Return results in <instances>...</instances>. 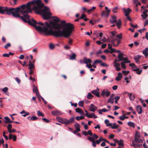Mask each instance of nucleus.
<instances>
[{
  "label": "nucleus",
  "mask_w": 148,
  "mask_h": 148,
  "mask_svg": "<svg viewBox=\"0 0 148 148\" xmlns=\"http://www.w3.org/2000/svg\"><path fill=\"white\" fill-rule=\"evenodd\" d=\"M53 21H50L49 23L46 22L45 24L46 26L42 27L36 25L44 26V24L42 22L36 23L34 25H31L34 27L38 31L40 32H44L47 35H53L56 37H64L66 38L69 37L71 34L74 29L73 25L71 23H66L65 20L61 21L60 24L58 22L60 21L59 18L57 17H53Z\"/></svg>",
  "instance_id": "obj_1"
},
{
  "label": "nucleus",
  "mask_w": 148,
  "mask_h": 148,
  "mask_svg": "<svg viewBox=\"0 0 148 148\" xmlns=\"http://www.w3.org/2000/svg\"><path fill=\"white\" fill-rule=\"evenodd\" d=\"M17 13L20 16L22 14L25 19V21H23L25 23H27L30 25H34L36 23V21L33 18L31 19L29 16L27 14L29 12H31L32 9L30 7V2L27 3L26 4H24L21 5L20 7L16 8Z\"/></svg>",
  "instance_id": "obj_2"
},
{
  "label": "nucleus",
  "mask_w": 148,
  "mask_h": 148,
  "mask_svg": "<svg viewBox=\"0 0 148 148\" xmlns=\"http://www.w3.org/2000/svg\"><path fill=\"white\" fill-rule=\"evenodd\" d=\"M30 5H34L32 9L35 11L37 14H39L42 16L44 19H48L50 18L49 16L51 14L49 11V8L45 7L44 9H42L44 6V4L42 3L40 0H34L29 1Z\"/></svg>",
  "instance_id": "obj_3"
},
{
  "label": "nucleus",
  "mask_w": 148,
  "mask_h": 148,
  "mask_svg": "<svg viewBox=\"0 0 148 148\" xmlns=\"http://www.w3.org/2000/svg\"><path fill=\"white\" fill-rule=\"evenodd\" d=\"M6 12V14L8 15L12 14V16L16 18H19L23 21L25 19L22 16H20L17 13L16 8L3 7L0 6V13L3 14Z\"/></svg>",
  "instance_id": "obj_4"
},
{
  "label": "nucleus",
  "mask_w": 148,
  "mask_h": 148,
  "mask_svg": "<svg viewBox=\"0 0 148 148\" xmlns=\"http://www.w3.org/2000/svg\"><path fill=\"white\" fill-rule=\"evenodd\" d=\"M99 136L95 134H94L93 137L90 136H88V140L92 142V145L94 147H95L96 146V144H99L100 142L98 140H95L97 139Z\"/></svg>",
  "instance_id": "obj_5"
},
{
  "label": "nucleus",
  "mask_w": 148,
  "mask_h": 148,
  "mask_svg": "<svg viewBox=\"0 0 148 148\" xmlns=\"http://www.w3.org/2000/svg\"><path fill=\"white\" fill-rule=\"evenodd\" d=\"M116 38H114L111 41L114 46L116 47L120 43L122 38V34L120 33L118 34L116 36Z\"/></svg>",
  "instance_id": "obj_6"
},
{
  "label": "nucleus",
  "mask_w": 148,
  "mask_h": 148,
  "mask_svg": "<svg viewBox=\"0 0 148 148\" xmlns=\"http://www.w3.org/2000/svg\"><path fill=\"white\" fill-rule=\"evenodd\" d=\"M110 92L108 91L107 89H105L102 91L101 95L103 97L106 96V97H108L110 95Z\"/></svg>",
  "instance_id": "obj_7"
},
{
  "label": "nucleus",
  "mask_w": 148,
  "mask_h": 148,
  "mask_svg": "<svg viewBox=\"0 0 148 148\" xmlns=\"http://www.w3.org/2000/svg\"><path fill=\"white\" fill-rule=\"evenodd\" d=\"M110 12V10H107L103 11L101 13V16H104L106 17H108L109 15V13Z\"/></svg>",
  "instance_id": "obj_8"
},
{
  "label": "nucleus",
  "mask_w": 148,
  "mask_h": 148,
  "mask_svg": "<svg viewBox=\"0 0 148 148\" xmlns=\"http://www.w3.org/2000/svg\"><path fill=\"white\" fill-rule=\"evenodd\" d=\"M99 89L97 87L96 90H92L91 91V93L95 95L97 97H100V95H99L100 92H99Z\"/></svg>",
  "instance_id": "obj_9"
},
{
  "label": "nucleus",
  "mask_w": 148,
  "mask_h": 148,
  "mask_svg": "<svg viewBox=\"0 0 148 148\" xmlns=\"http://www.w3.org/2000/svg\"><path fill=\"white\" fill-rule=\"evenodd\" d=\"M107 126L110 127L112 129H117L118 128L119 125H116L115 123H114L112 125V124L110 123L107 125Z\"/></svg>",
  "instance_id": "obj_10"
},
{
  "label": "nucleus",
  "mask_w": 148,
  "mask_h": 148,
  "mask_svg": "<svg viewBox=\"0 0 148 148\" xmlns=\"http://www.w3.org/2000/svg\"><path fill=\"white\" fill-rule=\"evenodd\" d=\"M33 87L34 88L33 89V92L36 93L37 97L39 98V96H40V95L38 92V90L37 87L35 86L34 84L33 85Z\"/></svg>",
  "instance_id": "obj_11"
},
{
  "label": "nucleus",
  "mask_w": 148,
  "mask_h": 148,
  "mask_svg": "<svg viewBox=\"0 0 148 148\" xmlns=\"http://www.w3.org/2000/svg\"><path fill=\"white\" fill-rule=\"evenodd\" d=\"M82 133L86 136H87L89 134L90 136H92V137H93L94 134H92L91 130H89L88 132L84 131L82 132Z\"/></svg>",
  "instance_id": "obj_12"
},
{
  "label": "nucleus",
  "mask_w": 148,
  "mask_h": 148,
  "mask_svg": "<svg viewBox=\"0 0 148 148\" xmlns=\"http://www.w3.org/2000/svg\"><path fill=\"white\" fill-rule=\"evenodd\" d=\"M24 65H25V66L26 67H27V66H29V67H28V68L30 70H32L34 68V64L30 60H29V64H24Z\"/></svg>",
  "instance_id": "obj_13"
},
{
  "label": "nucleus",
  "mask_w": 148,
  "mask_h": 148,
  "mask_svg": "<svg viewBox=\"0 0 148 148\" xmlns=\"http://www.w3.org/2000/svg\"><path fill=\"white\" fill-rule=\"evenodd\" d=\"M89 108L90 110L93 112H94L97 108V107L93 104H91L89 106Z\"/></svg>",
  "instance_id": "obj_14"
},
{
  "label": "nucleus",
  "mask_w": 148,
  "mask_h": 148,
  "mask_svg": "<svg viewBox=\"0 0 148 148\" xmlns=\"http://www.w3.org/2000/svg\"><path fill=\"white\" fill-rule=\"evenodd\" d=\"M123 10L124 12L125 13V16H129L130 12L132 11V10L129 8H127V9L124 8L123 9Z\"/></svg>",
  "instance_id": "obj_15"
},
{
  "label": "nucleus",
  "mask_w": 148,
  "mask_h": 148,
  "mask_svg": "<svg viewBox=\"0 0 148 148\" xmlns=\"http://www.w3.org/2000/svg\"><path fill=\"white\" fill-rule=\"evenodd\" d=\"M114 94H112L110 96V97L108 100V102L112 104H113L114 102Z\"/></svg>",
  "instance_id": "obj_16"
},
{
  "label": "nucleus",
  "mask_w": 148,
  "mask_h": 148,
  "mask_svg": "<svg viewBox=\"0 0 148 148\" xmlns=\"http://www.w3.org/2000/svg\"><path fill=\"white\" fill-rule=\"evenodd\" d=\"M110 22L112 23L117 22V18L115 16H112L110 20Z\"/></svg>",
  "instance_id": "obj_17"
},
{
  "label": "nucleus",
  "mask_w": 148,
  "mask_h": 148,
  "mask_svg": "<svg viewBox=\"0 0 148 148\" xmlns=\"http://www.w3.org/2000/svg\"><path fill=\"white\" fill-rule=\"evenodd\" d=\"M75 111L76 112L80 113L81 115L84 116L85 114L83 110L79 108H77L75 109Z\"/></svg>",
  "instance_id": "obj_18"
},
{
  "label": "nucleus",
  "mask_w": 148,
  "mask_h": 148,
  "mask_svg": "<svg viewBox=\"0 0 148 148\" xmlns=\"http://www.w3.org/2000/svg\"><path fill=\"white\" fill-rule=\"evenodd\" d=\"M51 114L54 116H57L60 115L61 114L60 112L57 110H54L51 112Z\"/></svg>",
  "instance_id": "obj_19"
},
{
  "label": "nucleus",
  "mask_w": 148,
  "mask_h": 148,
  "mask_svg": "<svg viewBox=\"0 0 148 148\" xmlns=\"http://www.w3.org/2000/svg\"><path fill=\"white\" fill-rule=\"evenodd\" d=\"M123 53H119L118 56V58L119 59V61H123L125 59V58L123 57Z\"/></svg>",
  "instance_id": "obj_20"
},
{
  "label": "nucleus",
  "mask_w": 148,
  "mask_h": 148,
  "mask_svg": "<svg viewBox=\"0 0 148 148\" xmlns=\"http://www.w3.org/2000/svg\"><path fill=\"white\" fill-rule=\"evenodd\" d=\"M136 110L138 114H141L142 111V108L140 105H138L136 106Z\"/></svg>",
  "instance_id": "obj_21"
},
{
  "label": "nucleus",
  "mask_w": 148,
  "mask_h": 148,
  "mask_svg": "<svg viewBox=\"0 0 148 148\" xmlns=\"http://www.w3.org/2000/svg\"><path fill=\"white\" fill-rule=\"evenodd\" d=\"M84 61V63L86 64H87L88 63H90L92 62V61L90 59H87L86 57H84L83 58Z\"/></svg>",
  "instance_id": "obj_22"
},
{
  "label": "nucleus",
  "mask_w": 148,
  "mask_h": 148,
  "mask_svg": "<svg viewBox=\"0 0 148 148\" xmlns=\"http://www.w3.org/2000/svg\"><path fill=\"white\" fill-rule=\"evenodd\" d=\"M148 48H145L143 51V54L145 55V57H147L148 56Z\"/></svg>",
  "instance_id": "obj_23"
},
{
  "label": "nucleus",
  "mask_w": 148,
  "mask_h": 148,
  "mask_svg": "<svg viewBox=\"0 0 148 148\" xmlns=\"http://www.w3.org/2000/svg\"><path fill=\"white\" fill-rule=\"evenodd\" d=\"M74 127L75 130H76V131L77 132H80V125L79 123H76L74 125Z\"/></svg>",
  "instance_id": "obj_24"
},
{
  "label": "nucleus",
  "mask_w": 148,
  "mask_h": 148,
  "mask_svg": "<svg viewBox=\"0 0 148 148\" xmlns=\"http://www.w3.org/2000/svg\"><path fill=\"white\" fill-rule=\"evenodd\" d=\"M110 33L111 34L112 36H110V38L111 39V40H112L113 39H114V38L117 34L115 31L111 32Z\"/></svg>",
  "instance_id": "obj_25"
},
{
  "label": "nucleus",
  "mask_w": 148,
  "mask_h": 148,
  "mask_svg": "<svg viewBox=\"0 0 148 148\" xmlns=\"http://www.w3.org/2000/svg\"><path fill=\"white\" fill-rule=\"evenodd\" d=\"M122 75L121 73H119L118 74V76L116 78V80L117 81H119L120 80L122 77Z\"/></svg>",
  "instance_id": "obj_26"
},
{
  "label": "nucleus",
  "mask_w": 148,
  "mask_h": 148,
  "mask_svg": "<svg viewBox=\"0 0 148 148\" xmlns=\"http://www.w3.org/2000/svg\"><path fill=\"white\" fill-rule=\"evenodd\" d=\"M141 58V56L138 55L136 56H135L134 58V60L136 62H138L139 61L140 59Z\"/></svg>",
  "instance_id": "obj_27"
},
{
  "label": "nucleus",
  "mask_w": 148,
  "mask_h": 148,
  "mask_svg": "<svg viewBox=\"0 0 148 148\" xmlns=\"http://www.w3.org/2000/svg\"><path fill=\"white\" fill-rule=\"evenodd\" d=\"M140 137V133L138 132H136L135 135V139L136 140H137V139L139 138Z\"/></svg>",
  "instance_id": "obj_28"
},
{
  "label": "nucleus",
  "mask_w": 148,
  "mask_h": 148,
  "mask_svg": "<svg viewBox=\"0 0 148 148\" xmlns=\"http://www.w3.org/2000/svg\"><path fill=\"white\" fill-rule=\"evenodd\" d=\"M133 71H136V73L138 75H140L142 72V70H140L139 68L133 69Z\"/></svg>",
  "instance_id": "obj_29"
},
{
  "label": "nucleus",
  "mask_w": 148,
  "mask_h": 148,
  "mask_svg": "<svg viewBox=\"0 0 148 148\" xmlns=\"http://www.w3.org/2000/svg\"><path fill=\"white\" fill-rule=\"evenodd\" d=\"M129 97L131 101H134L135 98V96L134 95H132V93H130L129 95Z\"/></svg>",
  "instance_id": "obj_30"
},
{
  "label": "nucleus",
  "mask_w": 148,
  "mask_h": 148,
  "mask_svg": "<svg viewBox=\"0 0 148 148\" xmlns=\"http://www.w3.org/2000/svg\"><path fill=\"white\" fill-rule=\"evenodd\" d=\"M127 125L130 127L134 128L135 127V125L134 123L131 122H129L127 123Z\"/></svg>",
  "instance_id": "obj_31"
},
{
  "label": "nucleus",
  "mask_w": 148,
  "mask_h": 148,
  "mask_svg": "<svg viewBox=\"0 0 148 148\" xmlns=\"http://www.w3.org/2000/svg\"><path fill=\"white\" fill-rule=\"evenodd\" d=\"M123 141L121 139L120 140H118V142L117 143V144L119 146H121L122 147H124V144H123Z\"/></svg>",
  "instance_id": "obj_32"
},
{
  "label": "nucleus",
  "mask_w": 148,
  "mask_h": 148,
  "mask_svg": "<svg viewBox=\"0 0 148 148\" xmlns=\"http://www.w3.org/2000/svg\"><path fill=\"white\" fill-rule=\"evenodd\" d=\"M116 25L117 26V27L119 29L120 28V26L122 24V22L120 19H119L118 20V22L116 23Z\"/></svg>",
  "instance_id": "obj_33"
},
{
  "label": "nucleus",
  "mask_w": 148,
  "mask_h": 148,
  "mask_svg": "<svg viewBox=\"0 0 148 148\" xmlns=\"http://www.w3.org/2000/svg\"><path fill=\"white\" fill-rule=\"evenodd\" d=\"M4 119L5 120V123H9L8 122H10V120L9 118V117L7 116H5L4 117Z\"/></svg>",
  "instance_id": "obj_34"
},
{
  "label": "nucleus",
  "mask_w": 148,
  "mask_h": 148,
  "mask_svg": "<svg viewBox=\"0 0 148 148\" xmlns=\"http://www.w3.org/2000/svg\"><path fill=\"white\" fill-rule=\"evenodd\" d=\"M69 124L74 123L75 121V118L74 117H72L69 120Z\"/></svg>",
  "instance_id": "obj_35"
},
{
  "label": "nucleus",
  "mask_w": 148,
  "mask_h": 148,
  "mask_svg": "<svg viewBox=\"0 0 148 148\" xmlns=\"http://www.w3.org/2000/svg\"><path fill=\"white\" fill-rule=\"evenodd\" d=\"M93 97V96L90 93H89L87 95V98L88 99H91Z\"/></svg>",
  "instance_id": "obj_36"
},
{
  "label": "nucleus",
  "mask_w": 148,
  "mask_h": 148,
  "mask_svg": "<svg viewBox=\"0 0 148 148\" xmlns=\"http://www.w3.org/2000/svg\"><path fill=\"white\" fill-rule=\"evenodd\" d=\"M76 57V55L74 53H73L72 55L70 56V59L71 60H75Z\"/></svg>",
  "instance_id": "obj_37"
},
{
  "label": "nucleus",
  "mask_w": 148,
  "mask_h": 148,
  "mask_svg": "<svg viewBox=\"0 0 148 148\" xmlns=\"http://www.w3.org/2000/svg\"><path fill=\"white\" fill-rule=\"evenodd\" d=\"M84 119V116H77L76 117V119L77 121Z\"/></svg>",
  "instance_id": "obj_38"
},
{
  "label": "nucleus",
  "mask_w": 148,
  "mask_h": 148,
  "mask_svg": "<svg viewBox=\"0 0 148 148\" xmlns=\"http://www.w3.org/2000/svg\"><path fill=\"white\" fill-rule=\"evenodd\" d=\"M84 104V101H80L78 103V105L81 107H83Z\"/></svg>",
  "instance_id": "obj_39"
},
{
  "label": "nucleus",
  "mask_w": 148,
  "mask_h": 148,
  "mask_svg": "<svg viewBox=\"0 0 148 148\" xmlns=\"http://www.w3.org/2000/svg\"><path fill=\"white\" fill-rule=\"evenodd\" d=\"M120 98V97L118 96H115L114 97V99H115V103H118V101L119 99Z\"/></svg>",
  "instance_id": "obj_40"
},
{
  "label": "nucleus",
  "mask_w": 148,
  "mask_h": 148,
  "mask_svg": "<svg viewBox=\"0 0 148 148\" xmlns=\"http://www.w3.org/2000/svg\"><path fill=\"white\" fill-rule=\"evenodd\" d=\"M136 139V140H134V141L137 143H143V140L142 139L139 138L137 139Z\"/></svg>",
  "instance_id": "obj_41"
},
{
  "label": "nucleus",
  "mask_w": 148,
  "mask_h": 148,
  "mask_svg": "<svg viewBox=\"0 0 148 148\" xmlns=\"http://www.w3.org/2000/svg\"><path fill=\"white\" fill-rule=\"evenodd\" d=\"M118 8L117 7H116L114 8H113L112 9V11L115 13H116L117 12V10Z\"/></svg>",
  "instance_id": "obj_42"
},
{
  "label": "nucleus",
  "mask_w": 148,
  "mask_h": 148,
  "mask_svg": "<svg viewBox=\"0 0 148 148\" xmlns=\"http://www.w3.org/2000/svg\"><path fill=\"white\" fill-rule=\"evenodd\" d=\"M37 115L38 116H42L43 117L44 116V114H42L40 111L38 110L37 111Z\"/></svg>",
  "instance_id": "obj_43"
},
{
  "label": "nucleus",
  "mask_w": 148,
  "mask_h": 148,
  "mask_svg": "<svg viewBox=\"0 0 148 148\" xmlns=\"http://www.w3.org/2000/svg\"><path fill=\"white\" fill-rule=\"evenodd\" d=\"M38 118L35 116H32L30 118V120L35 121L37 120Z\"/></svg>",
  "instance_id": "obj_44"
},
{
  "label": "nucleus",
  "mask_w": 148,
  "mask_h": 148,
  "mask_svg": "<svg viewBox=\"0 0 148 148\" xmlns=\"http://www.w3.org/2000/svg\"><path fill=\"white\" fill-rule=\"evenodd\" d=\"M94 62L95 64L97 63H100L102 62V61L101 60H97L94 61Z\"/></svg>",
  "instance_id": "obj_45"
},
{
  "label": "nucleus",
  "mask_w": 148,
  "mask_h": 148,
  "mask_svg": "<svg viewBox=\"0 0 148 148\" xmlns=\"http://www.w3.org/2000/svg\"><path fill=\"white\" fill-rule=\"evenodd\" d=\"M142 147V144H137L135 145L134 147L135 148H140Z\"/></svg>",
  "instance_id": "obj_46"
},
{
  "label": "nucleus",
  "mask_w": 148,
  "mask_h": 148,
  "mask_svg": "<svg viewBox=\"0 0 148 148\" xmlns=\"http://www.w3.org/2000/svg\"><path fill=\"white\" fill-rule=\"evenodd\" d=\"M11 44L8 43L4 46V47L5 49H7L8 47L11 46Z\"/></svg>",
  "instance_id": "obj_47"
},
{
  "label": "nucleus",
  "mask_w": 148,
  "mask_h": 148,
  "mask_svg": "<svg viewBox=\"0 0 148 148\" xmlns=\"http://www.w3.org/2000/svg\"><path fill=\"white\" fill-rule=\"evenodd\" d=\"M141 16L142 17V18L144 19H145L146 18H147L148 16V14H142L141 15Z\"/></svg>",
  "instance_id": "obj_48"
},
{
  "label": "nucleus",
  "mask_w": 148,
  "mask_h": 148,
  "mask_svg": "<svg viewBox=\"0 0 148 148\" xmlns=\"http://www.w3.org/2000/svg\"><path fill=\"white\" fill-rule=\"evenodd\" d=\"M121 67L124 69L126 68L125 63L124 62H122L121 63Z\"/></svg>",
  "instance_id": "obj_49"
},
{
  "label": "nucleus",
  "mask_w": 148,
  "mask_h": 148,
  "mask_svg": "<svg viewBox=\"0 0 148 148\" xmlns=\"http://www.w3.org/2000/svg\"><path fill=\"white\" fill-rule=\"evenodd\" d=\"M101 65L102 66L104 67H108L109 66V65L107 64H106L104 63H101Z\"/></svg>",
  "instance_id": "obj_50"
},
{
  "label": "nucleus",
  "mask_w": 148,
  "mask_h": 148,
  "mask_svg": "<svg viewBox=\"0 0 148 148\" xmlns=\"http://www.w3.org/2000/svg\"><path fill=\"white\" fill-rule=\"evenodd\" d=\"M130 73L129 71H123L122 72V73L123 74L125 75L126 76L128 73Z\"/></svg>",
  "instance_id": "obj_51"
},
{
  "label": "nucleus",
  "mask_w": 148,
  "mask_h": 148,
  "mask_svg": "<svg viewBox=\"0 0 148 148\" xmlns=\"http://www.w3.org/2000/svg\"><path fill=\"white\" fill-rule=\"evenodd\" d=\"M64 119V123L66 125H67L69 124V120L66 119Z\"/></svg>",
  "instance_id": "obj_52"
},
{
  "label": "nucleus",
  "mask_w": 148,
  "mask_h": 148,
  "mask_svg": "<svg viewBox=\"0 0 148 148\" xmlns=\"http://www.w3.org/2000/svg\"><path fill=\"white\" fill-rule=\"evenodd\" d=\"M123 61L125 63H128L131 62L129 60L125 58V59H124Z\"/></svg>",
  "instance_id": "obj_53"
},
{
  "label": "nucleus",
  "mask_w": 148,
  "mask_h": 148,
  "mask_svg": "<svg viewBox=\"0 0 148 148\" xmlns=\"http://www.w3.org/2000/svg\"><path fill=\"white\" fill-rule=\"evenodd\" d=\"M55 46L52 43H51L49 44V47L51 49H53L54 48Z\"/></svg>",
  "instance_id": "obj_54"
},
{
  "label": "nucleus",
  "mask_w": 148,
  "mask_h": 148,
  "mask_svg": "<svg viewBox=\"0 0 148 148\" xmlns=\"http://www.w3.org/2000/svg\"><path fill=\"white\" fill-rule=\"evenodd\" d=\"M8 90V88L7 87H5L2 90V91L4 93L6 92Z\"/></svg>",
  "instance_id": "obj_55"
},
{
  "label": "nucleus",
  "mask_w": 148,
  "mask_h": 148,
  "mask_svg": "<svg viewBox=\"0 0 148 148\" xmlns=\"http://www.w3.org/2000/svg\"><path fill=\"white\" fill-rule=\"evenodd\" d=\"M110 50V53H112L113 52H115V49L111 48Z\"/></svg>",
  "instance_id": "obj_56"
},
{
  "label": "nucleus",
  "mask_w": 148,
  "mask_h": 148,
  "mask_svg": "<svg viewBox=\"0 0 148 148\" xmlns=\"http://www.w3.org/2000/svg\"><path fill=\"white\" fill-rule=\"evenodd\" d=\"M57 119L59 122L61 123L63 119L60 117H58L57 118Z\"/></svg>",
  "instance_id": "obj_57"
},
{
  "label": "nucleus",
  "mask_w": 148,
  "mask_h": 148,
  "mask_svg": "<svg viewBox=\"0 0 148 148\" xmlns=\"http://www.w3.org/2000/svg\"><path fill=\"white\" fill-rule=\"evenodd\" d=\"M42 119L45 121L47 123H48L50 122V121L49 120L45 118H42Z\"/></svg>",
  "instance_id": "obj_58"
},
{
  "label": "nucleus",
  "mask_w": 148,
  "mask_h": 148,
  "mask_svg": "<svg viewBox=\"0 0 148 148\" xmlns=\"http://www.w3.org/2000/svg\"><path fill=\"white\" fill-rule=\"evenodd\" d=\"M119 119L121 121H123L125 120L124 116L123 115H122L119 117Z\"/></svg>",
  "instance_id": "obj_59"
},
{
  "label": "nucleus",
  "mask_w": 148,
  "mask_h": 148,
  "mask_svg": "<svg viewBox=\"0 0 148 148\" xmlns=\"http://www.w3.org/2000/svg\"><path fill=\"white\" fill-rule=\"evenodd\" d=\"M130 25L131 27H133L134 28H136L137 27V25H134L132 23H130Z\"/></svg>",
  "instance_id": "obj_60"
},
{
  "label": "nucleus",
  "mask_w": 148,
  "mask_h": 148,
  "mask_svg": "<svg viewBox=\"0 0 148 148\" xmlns=\"http://www.w3.org/2000/svg\"><path fill=\"white\" fill-rule=\"evenodd\" d=\"M86 17V16L85 14H82V16H81L80 17V19H84V18Z\"/></svg>",
  "instance_id": "obj_61"
},
{
  "label": "nucleus",
  "mask_w": 148,
  "mask_h": 148,
  "mask_svg": "<svg viewBox=\"0 0 148 148\" xmlns=\"http://www.w3.org/2000/svg\"><path fill=\"white\" fill-rule=\"evenodd\" d=\"M86 66L89 68H91L92 67V65H91L90 63H89V64H86Z\"/></svg>",
  "instance_id": "obj_62"
},
{
  "label": "nucleus",
  "mask_w": 148,
  "mask_h": 148,
  "mask_svg": "<svg viewBox=\"0 0 148 148\" xmlns=\"http://www.w3.org/2000/svg\"><path fill=\"white\" fill-rule=\"evenodd\" d=\"M29 114V112H25V113H24V114H22V116L24 117H25L26 116L28 115Z\"/></svg>",
  "instance_id": "obj_63"
},
{
  "label": "nucleus",
  "mask_w": 148,
  "mask_h": 148,
  "mask_svg": "<svg viewBox=\"0 0 148 148\" xmlns=\"http://www.w3.org/2000/svg\"><path fill=\"white\" fill-rule=\"evenodd\" d=\"M148 25V19L146 20L144 24V26H146V25Z\"/></svg>",
  "instance_id": "obj_64"
}]
</instances>
